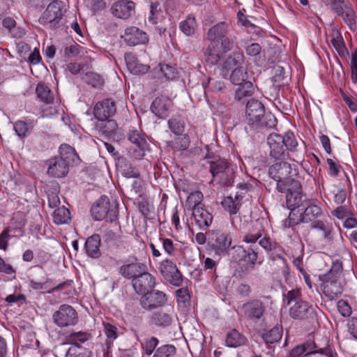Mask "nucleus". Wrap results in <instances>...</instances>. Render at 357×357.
I'll list each match as a JSON object with an SVG mask.
<instances>
[{
  "mask_svg": "<svg viewBox=\"0 0 357 357\" xmlns=\"http://www.w3.org/2000/svg\"><path fill=\"white\" fill-rule=\"evenodd\" d=\"M81 47L77 44H73L66 47L64 50L65 56L70 57H75L79 54Z\"/></svg>",
  "mask_w": 357,
  "mask_h": 357,
  "instance_id": "64",
  "label": "nucleus"
},
{
  "mask_svg": "<svg viewBox=\"0 0 357 357\" xmlns=\"http://www.w3.org/2000/svg\"><path fill=\"white\" fill-rule=\"evenodd\" d=\"M131 282L135 292L138 294H143L155 287V278L148 271L147 268L132 280Z\"/></svg>",
  "mask_w": 357,
  "mask_h": 357,
  "instance_id": "13",
  "label": "nucleus"
},
{
  "mask_svg": "<svg viewBox=\"0 0 357 357\" xmlns=\"http://www.w3.org/2000/svg\"><path fill=\"white\" fill-rule=\"evenodd\" d=\"M159 271L162 277L172 285L180 287L183 283V276L176 265L170 259H165L160 263Z\"/></svg>",
  "mask_w": 357,
  "mask_h": 357,
  "instance_id": "11",
  "label": "nucleus"
},
{
  "mask_svg": "<svg viewBox=\"0 0 357 357\" xmlns=\"http://www.w3.org/2000/svg\"><path fill=\"white\" fill-rule=\"evenodd\" d=\"M238 87L236 90V98L241 100L243 98L252 94L253 85L251 82H244L242 84H236Z\"/></svg>",
  "mask_w": 357,
  "mask_h": 357,
  "instance_id": "44",
  "label": "nucleus"
},
{
  "mask_svg": "<svg viewBox=\"0 0 357 357\" xmlns=\"http://www.w3.org/2000/svg\"><path fill=\"white\" fill-rule=\"evenodd\" d=\"M152 321L155 325L160 326H169L172 322V314L162 310L158 311L153 315Z\"/></svg>",
  "mask_w": 357,
  "mask_h": 357,
  "instance_id": "37",
  "label": "nucleus"
},
{
  "mask_svg": "<svg viewBox=\"0 0 357 357\" xmlns=\"http://www.w3.org/2000/svg\"><path fill=\"white\" fill-rule=\"evenodd\" d=\"M158 342H159V341H158V338H156L155 337H152L149 338V340H147L145 342V344L143 347L145 354L146 355L152 354L153 352L154 351L155 347L158 346Z\"/></svg>",
  "mask_w": 357,
  "mask_h": 357,
  "instance_id": "57",
  "label": "nucleus"
},
{
  "mask_svg": "<svg viewBox=\"0 0 357 357\" xmlns=\"http://www.w3.org/2000/svg\"><path fill=\"white\" fill-rule=\"evenodd\" d=\"M229 30V24L226 22L217 23L208 29L207 39L213 43H219L220 40L227 36Z\"/></svg>",
  "mask_w": 357,
  "mask_h": 357,
  "instance_id": "24",
  "label": "nucleus"
},
{
  "mask_svg": "<svg viewBox=\"0 0 357 357\" xmlns=\"http://www.w3.org/2000/svg\"><path fill=\"white\" fill-rule=\"evenodd\" d=\"M303 207L305 210L300 215L303 223L310 224L311 227L316 221L321 220L319 218L322 216L323 212L321 206L315 202L308 200L303 204Z\"/></svg>",
  "mask_w": 357,
  "mask_h": 357,
  "instance_id": "17",
  "label": "nucleus"
},
{
  "mask_svg": "<svg viewBox=\"0 0 357 357\" xmlns=\"http://www.w3.org/2000/svg\"><path fill=\"white\" fill-rule=\"evenodd\" d=\"M246 121L252 129L271 128L276 125V119L271 113L265 114L263 104L257 100H248L246 105Z\"/></svg>",
  "mask_w": 357,
  "mask_h": 357,
  "instance_id": "1",
  "label": "nucleus"
},
{
  "mask_svg": "<svg viewBox=\"0 0 357 357\" xmlns=\"http://www.w3.org/2000/svg\"><path fill=\"white\" fill-rule=\"evenodd\" d=\"M47 174L56 178L65 176L69 170V165L61 158L56 157L48 160Z\"/></svg>",
  "mask_w": 357,
  "mask_h": 357,
  "instance_id": "23",
  "label": "nucleus"
},
{
  "mask_svg": "<svg viewBox=\"0 0 357 357\" xmlns=\"http://www.w3.org/2000/svg\"><path fill=\"white\" fill-rule=\"evenodd\" d=\"M303 197L301 191L287 192L286 195L287 206L292 209L300 206L303 207V204H305L307 200H303Z\"/></svg>",
  "mask_w": 357,
  "mask_h": 357,
  "instance_id": "36",
  "label": "nucleus"
},
{
  "mask_svg": "<svg viewBox=\"0 0 357 357\" xmlns=\"http://www.w3.org/2000/svg\"><path fill=\"white\" fill-rule=\"evenodd\" d=\"M176 353V349L172 344H165L158 347L152 357H172Z\"/></svg>",
  "mask_w": 357,
  "mask_h": 357,
  "instance_id": "47",
  "label": "nucleus"
},
{
  "mask_svg": "<svg viewBox=\"0 0 357 357\" xmlns=\"http://www.w3.org/2000/svg\"><path fill=\"white\" fill-rule=\"evenodd\" d=\"M268 174L277 181V190L283 192L287 188L284 182L293 176V170L289 163L281 161L272 165L268 169Z\"/></svg>",
  "mask_w": 357,
  "mask_h": 357,
  "instance_id": "7",
  "label": "nucleus"
},
{
  "mask_svg": "<svg viewBox=\"0 0 357 357\" xmlns=\"http://www.w3.org/2000/svg\"><path fill=\"white\" fill-rule=\"evenodd\" d=\"M88 351H82L79 347L71 346L67 351L66 357H89Z\"/></svg>",
  "mask_w": 357,
  "mask_h": 357,
  "instance_id": "55",
  "label": "nucleus"
},
{
  "mask_svg": "<svg viewBox=\"0 0 357 357\" xmlns=\"http://www.w3.org/2000/svg\"><path fill=\"white\" fill-rule=\"evenodd\" d=\"M121 37L130 46L145 44L149 40L146 33L135 26L126 28L124 34Z\"/></svg>",
  "mask_w": 357,
  "mask_h": 357,
  "instance_id": "20",
  "label": "nucleus"
},
{
  "mask_svg": "<svg viewBox=\"0 0 357 357\" xmlns=\"http://www.w3.org/2000/svg\"><path fill=\"white\" fill-rule=\"evenodd\" d=\"M197 23L195 17L189 15L179 24L181 31L186 36H192L195 33Z\"/></svg>",
  "mask_w": 357,
  "mask_h": 357,
  "instance_id": "40",
  "label": "nucleus"
},
{
  "mask_svg": "<svg viewBox=\"0 0 357 357\" xmlns=\"http://www.w3.org/2000/svg\"><path fill=\"white\" fill-rule=\"evenodd\" d=\"M135 3L132 1L120 0L111 7L112 15L118 18L128 19L135 11Z\"/></svg>",
  "mask_w": 357,
  "mask_h": 357,
  "instance_id": "21",
  "label": "nucleus"
},
{
  "mask_svg": "<svg viewBox=\"0 0 357 357\" xmlns=\"http://www.w3.org/2000/svg\"><path fill=\"white\" fill-rule=\"evenodd\" d=\"M98 126L100 127L102 133L108 137L112 136L117 128V124L116 121L114 120L108 119L104 121H101Z\"/></svg>",
  "mask_w": 357,
  "mask_h": 357,
  "instance_id": "46",
  "label": "nucleus"
},
{
  "mask_svg": "<svg viewBox=\"0 0 357 357\" xmlns=\"http://www.w3.org/2000/svg\"><path fill=\"white\" fill-rule=\"evenodd\" d=\"M225 342L227 347L236 348L245 345L247 338L237 330L233 329L227 334Z\"/></svg>",
  "mask_w": 357,
  "mask_h": 357,
  "instance_id": "30",
  "label": "nucleus"
},
{
  "mask_svg": "<svg viewBox=\"0 0 357 357\" xmlns=\"http://www.w3.org/2000/svg\"><path fill=\"white\" fill-rule=\"evenodd\" d=\"M282 336V328L278 326L273 327L261 335L262 339L267 344H274L279 342L281 340Z\"/></svg>",
  "mask_w": 357,
  "mask_h": 357,
  "instance_id": "33",
  "label": "nucleus"
},
{
  "mask_svg": "<svg viewBox=\"0 0 357 357\" xmlns=\"http://www.w3.org/2000/svg\"><path fill=\"white\" fill-rule=\"evenodd\" d=\"M64 4L61 1H53L43 13L39 19L40 24L50 29H56L61 26V20L63 15Z\"/></svg>",
  "mask_w": 357,
  "mask_h": 357,
  "instance_id": "5",
  "label": "nucleus"
},
{
  "mask_svg": "<svg viewBox=\"0 0 357 357\" xmlns=\"http://www.w3.org/2000/svg\"><path fill=\"white\" fill-rule=\"evenodd\" d=\"M202 193L199 191H195L190 193V195L188 197L186 204L193 211L194 209L196 208L202 207Z\"/></svg>",
  "mask_w": 357,
  "mask_h": 357,
  "instance_id": "45",
  "label": "nucleus"
},
{
  "mask_svg": "<svg viewBox=\"0 0 357 357\" xmlns=\"http://www.w3.org/2000/svg\"><path fill=\"white\" fill-rule=\"evenodd\" d=\"M207 163L213 177L217 178L220 184L231 185L233 183L234 170L225 160L215 158L213 160H208Z\"/></svg>",
  "mask_w": 357,
  "mask_h": 357,
  "instance_id": "3",
  "label": "nucleus"
},
{
  "mask_svg": "<svg viewBox=\"0 0 357 357\" xmlns=\"http://www.w3.org/2000/svg\"><path fill=\"white\" fill-rule=\"evenodd\" d=\"M160 71L167 79H174L178 75L176 68L167 64L160 65Z\"/></svg>",
  "mask_w": 357,
  "mask_h": 357,
  "instance_id": "53",
  "label": "nucleus"
},
{
  "mask_svg": "<svg viewBox=\"0 0 357 357\" xmlns=\"http://www.w3.org/2000/svg\"><path fill=\"white\" fill-rule=\"evenodd\" d=\"M116 111L115 102L111 98H107L96 103L93 109V114L98 121H104L113 116Z\"/></svg>",
  "mask_w": 357,
  "mask_h": 357,
  "instance_id": "18",
  "label": "nucleus"
},
{
  "mask_svg": "<svg viewBox=\"0 0 357 357\" xmlns=\"http://www.w3.org/2000/svg\"><path fill=\"white\" fill-rule=\"evenodd\" d=\"M69 210L65 206L57 208L53 213V220L56 225L66 224L70 220Z\"/></svg>",
  "mask_w": 357,
  "mask_h": 357,
  "instance_id": "38",
  "label": "nucleus"
},
{
  "mask_svg": "<svg viewBox=\"0 0 357 357\" xmlns=\"http://www.w3.org/2000/svg\"><path fill=\"white\" fill-rule=\"evenodd\" d=\"M36 92L38 98L45 104H52L54 101V96L49 87L43 84H38Z\"/></svg>",
  "mask_w": 357,
  "mask_h": 357,
  "instance_id": "35",
  "label": "nucleus"
},
{
  "mask_svg": "<svg viewBox=\"0 0 357 357\" xmlns=\"http://www.w3.org/2000/svg\"><path fill=\"white\" fill-rule=\"evenodd\" d=\"M168 126L171 131L175 135H181L185 129V123L180 115L173 116L168 121Z\"/></svg>",
  "mask_w": 357,
  "mask_h": 357,
  "instance_id": "39",
  "label": "nucleus"
},
{
  "mask_svg": "<svg viewBox=\"0 0 357 357\" xmlns=\"http://www.w3.org/2000/svg\"><path fill=\"white\" fill-rule=\"evenodd\" d=\"M171 106L172 102L169 99L166 97H160L153 101L151 109L155 116L163 119L168 116Z\"/></svg>",
  "mask_w": 357,
  "mask_h": 357,
  "instance_id": "25",
  "label": "nucleus"
},
{
  "mask_svg": "<svg viewBox=\"0 0 357 357\" xmlns=\"http://www.w3.org/2000/svg\"><path fill=\"white\" fill-rule=\"evenodd\" d=\"M176 147L179 150H185L190 145V140L186 135H181L176 139Z\"/></svg>",
  "mask_w": 357,
  "mask_h": 357,
  "instance_id": "63",
  "label": "nucleus"
},
{
  "mask_svg": "<svg viewBox=\"0 0 357 357\" xmlns=\"http://www.w3.org/2000/svg\"><path fill=\"white\" fill-rule=\"evenodd\" d=\"M164 250L170 256H175L176 253V245L169 238H161Z\"/></svg>",
  "mask_w": 357,
  "mask_h": 357,
  "instance_id": "56",
  "label": "nucleus"
},
{
  "mask_svg": "<svg viewBox=\"0 0 357 357\" xmlns=\"http://www.w3.org/2000/svg\"><path fill=\"white\" fill-rule=\"evenodd\" d=\"M104 332L107 336L106 344L109 348L118 337L117 328L109 323L104 324Z\"/></svg>",
  "mask_w": 357,
  "mask_h": 357,
  "instance_id": "49",
  "label": "nucleus"
},
{
  "mask_svg": "<svg viewBox=\"0 0 357 357\" xmlns=\"http://www.w3.org/2000/svg\"><path fill=\"white\" fill-rule=\"evenodd\" d=\"M317 346L312 341H307L302 344L295 347L287 357H302L312 354H319L323 357H337L334 349L329 344L323 348L317 349Z\"/></svg>",
  "mask_w": 357,
  "mask_h": 357,
  "instance_id": "6",
  "label": "nucleus"
},
{
  "mask_svg": "<svg viewBox=\"0 0 357 357\" xmlns=\"http://www.w3.org/2000/svg\"><path fill=\"white\" fill-rule=\"evenodd\" d=\"M167 14V11H164L162 9L158 2L151 3L150 6V15L148 19L153 24H156L164 22Z\"/></svg>",
  "mask_w": 357,
  "mask_h": 357,
  "instance_id": "29",
  "label": "nucleus"
},
{
  "mask_svg": "<svg viewBox=\"0 0 357 357\" xmlns=\"http://www.w3.org/2000/svg\"><path fill=\"white\" fill-rule=\"evenodd\" d=\"M258 254L252 248H244L241 245L232 248V259L241 264L244 261L247 266L253 268L257 261Z\"/></svg>",
  "mask_w": 357,
  "mask_h": 357,
  "instance_id": "15",
  "label": "nucleus"
},
{
  "mask_svg": "<svg viewBox=\"0 0 357 357\" xmlns=\"http://www.w3.org/2000/svg\"><path fill=\"white\" fill-rule=\"evenodd\" d=\"M14 130L20 137H24L30 130L29 124L24 121H18L14 123Z\"/></svg>",
  "mask_w": 357,
  "mask_h": 357,
  "instance_id": "51",
  "label": "nucleus"
},
{
  "mask_svg": "<svg viewBox=\"0 0 357 357\" xmlns=\"http://www.w3.org/2000/svg\"><path fill=\"white\" fill-rule=\"evenodd\" d=\"M0 273H3L6 275H12L13 278H15V270L9 264L5 262V261L0 257Z\"/></svg>",
  "mask_w": 357,
  "mask_h": 357,
  "instance_id": "60",
  "label": "nucleus"
},
{
  "mask_svg": "<svg viewBox=\"0 0 357 357\" xmlns=\"http://www.w3.org/2000/svg\"><path fill=\"white\" fill-rule=\"evenodd\" d=\"M208 87L215 92H220L225 89V86L222 80H216L210 78L208 82Z\"/></svg>",
  "mask_w": 357,
  "mask_h": 357,
  "instance_id": "61",
  "label": "nucleus"
},
{
  "mask_svg": "<svg viewBox=\"0 0 357 357\" xmlns=\"http://www.w3.org/2000/svg\"><path fill=\"white\" fill-rule=\"evenodd\" d=\"M222 205L230 214H236L239 209L237 196H236V199H234L231 196L225 197L222 202Z\"/></svg>",
  "mask_w": 357,
  "mask_h": 357,
  "instance_id": "48",
  "label": "nucleus"
},
{
  "mask_svg": "<svg viewBox=\"0 0 357 357\" xmlns=\"http://www.w3.org/2000/svg\"><path fill=\"white\" fill-rule=\"evenodd\" d=\"M60 155L56 157L65 161L67 165H70L78 158V155L76 153L75 149L70 145L64 144H61L59 147Z\"/></svg>",
  "mask_w": 357,
  "mask_h": 357,
  "instance_id": "32",
  "label": "nucleus"
},
{
  "mask_svg": "<svg viewBox=\"0 0 357 357\" xmlns=\"http://www.w3.org/2000/svg\"><path fill=\"white\" fill-rule=\"evenodd\" d=\"M209 243L217 254L221 255L230 247L231 237L221 230H212L210 232Z\"/></svg>",
  "mask_w": 357,
  "mask_h": 357,
  "instance_id": "12",
  "label": "nucleus"
},
{
  "mask_svg": "<svg viewBox=\"0 0 357 357\" xmlns=\"http://www.w3.org/2000/svg\"><path fill=\"white\" fill-rule=\"evenodd\" d=\"M284 142V148L290 151H296L298 142L296 139L295 135L292 132H287L282 136Z\"/></svg>",
  "mask_w": 357,
  "mask_h": 357,
  "instance_id": "50",
  "label": "nucleus"
},
{
  "mask_svg": "<svg viewBox=\"0 0 357 357\" xmlns=\"http://www.w3.org/2000/svg\"><path fill=\"white\" fill-rule=\"evenodd\" d=\"M142 295L140 304L143 308L146 310L154 309L167 301L166 294L161 291H148Z\"/></svg>",
  "mask_w": 357,
  "mask_h": 357,
  "instance_id": "16",
  "label": "nucleus"
},
{
  "mask_svg": "<svg viewBox=\"0 0 357 357\" xmlns=\"http://www.w3.org/2000/svg\"><path fill=\"white\" fill-rule=\"evenodd\" d=\"M247 78V71L245 68L242 66L235 68L234 70H233L230 77L231 82L234 84H239L243 83L244 82H248Z\"/></svg>",
  "mask_w": 357,
  "mask_h": 357,
  "instance_id": "43",
  "label": "nucleus"
},
{
  "mask_svg": "<svg viewBox=\"0 0 357 357\" xmlns=\"http://www.w3.org/2000/svg\"><path fill=\"white\" fill-rule=\"evenodd\" d=\"M100 237L98 234H93L89 237L84 245L87 255L92 258H98L100 256Z\"/></svg>",
  "mask_w": 357,
  "mask_h": 357,
  "instance_id": "28",
  "label": "nucleus"
},
{
  "mask_svg": "<svg viewBox=\"0 0 357 357\" xmlns=\"http://www.w3.org/2000/svg\"><path fill=\"white\" fill-rule=\"evenodd\" d=\"M337 307L340 313L344 317H349L351 314V308L348 303L344 300L337 302Z\"/></svg>",
  "mask_w": 357,
  "mask_h": 357,
  "instance_id": "58",
  "label": "nucleus"
},
{
  "mask_svg": "<svg viewBox=\"0 0 357 357\" xmlns=\"http://www.w3.org/2000/svg\"><path fill=\"white\" fill-rule=\"evenodd\" d=\"M206 61L211 65L218 64L220 61V56L214 50L208 47L205 53Z\"/></svg>",
  "mask_w": 357,
  "mask_h": 357,
  "instance_id": "59",
  "label": "nucleus"
},
{
  "mask_svg": "<svg viewBox=\"0 0 357 357\" xmlns=\"http://www.w3.org/2000/svg\"><path fill=\"white\" fill-rule=\"evenodd\" d=\"M177 301L178 303H186L190 299V294L186 288H180L176 290Z\"/></svg>",
  "mask_w": 357,
  "mask_h": 357,
  "instance_id": "62",
  "label": "nucleus"
},
{
  "mask_svg": "<svg viewBox=\"0 0 357 357\" xmlns=\"http://www.w3.org/2000/svg\"><path fill=\"white\" fill-rule=\"evenodd\" d=\"M301 296L298 289H292L284 294V301L289 306V315L295 319H307L314 312V308L302 301Z\"/></svg>",
  "mask_w": 357,
  "mask_h": 357,
  "instance_id": "2",
  "label": "nucleus"
},
{
  "mask_svg": "<svg viewBox=\"0 0 357 357\" xmlns=\"http://www.w3.org/2000/svg\"><path fill=\"white\" fill-rule=\"evenodd\" d=\"M243 63V55L238 52H234L231 55L228 56L223 61L222 67L226 70L240 67Z\"/></svg>",
  "mask_w": 357,
  "mask_h": 357,
  "instance_id": "34",
  "label": "nucleus"
},
{
  "mask_svg": "<svg viewBox=\"0 0 357 357\" xmlns=\"http://www.w3.org/2000/svg\"><path fill=\"white\" fill-rule=\"evenodd\" d=\"M192 215L197 225L203 229L209 227L213 220L211 214L203 207L195 208Z\"/></svg>",
  "mask_w": 357,
  "mask_h": 357,
  "instance_id": "27",
  "label": "nucleus"
},
{
  "mask_svg": "<svg viewBox=\"0 0 357 357\" xmlns=\"http://www.w3.org/2000/svg\"><path fill=\"white\" fill-rule=\"evenodd\" d=\"M241 309L247 319L257 322L263 317L266 307L261 301L253 299L244 303Z\"/></svg>",
  "mask_w": 357,
  "mask_h": 357,
  "instance_id": "14",
  "label": "nucleus"
},
{
  "mask_svg": "<svg viewBox=\"0 0 357 357\" xmlns=\"http://www.w3.org/2000/svg\"><path fill=\"white\" fill-rule=\"evenodd\" d=\"M331 8L349 26L356 27V13L347 0H328Z\"/></svg>",
  "mask_w": 357,
  "mask_h": 357,
  "instance_id": "8",
  "label": "nucleus"
},
{
  "mask_svg": "<svg viewBox=\"0 0 357 357\" xmlns=\"http://www.w3.org/2000/svg\"><path fill=\"white\" fill-rule=\"evenodd\" d=\"M323 294L330 300L336 299L342 292V288L339 281L321 280Z\"/></svg>",
  "mask_w": 357,
  "mask_h": 357,
  "instance_id": "26",
  "label": "nucleus"
},
{
  "mask_svg": "<svg viewBox=\"0 0 357 357\" xmlns=\"http://www.w3.org/2000/svg\"><path fill=\"white\" fill-rule=\"evenodd\" d=\"M91 212L95 220L113 222L118 215L117 206L115 204H111L107 196H101L96 204L91 208Z\"/></svg>",
  "mask_w": 357,
  "mask_h": 357,
  "instance_id": "4",
  "label": "nucleus"
},
{
  "mask_svg": "<svg viewBox=\"0 0 357 357\" xmlns=\"http://www.w3.org/2000/svg\"><path fill=\"white\" fill-rule=\"evenodd\" d=\"M83 80L95 89H100L104 84V79L97 73L90 72L83 77Z\"/></svg>",
  "mask_w": 357,
  "mask_h": 357,
  "instance_id": "42",
  "label": "nucleus"
},
{
  "mask_svg": "<svg viewBox=\"0 0 357 357\" xmlns=\"http://www.w3.org/2000/svg\"><path fill=\"white\" fill-rule=\"evenodd\" d=\"M66 338L72 346L81 347L82 344L92 338V335L87 331H78L69 333Z\"/></svg>",
  "mask_w": 357,
  "mask_h": 357,
  "instance_id": "31",
  "label": "nucleus"
},
{
  "mask_svg": "<svg viewBox=\"0 0 357 357\" xmlns=\"http://www.w3.org/2000/svg\"><path fill=\"white\" fill-rule=\"evenodd\" d=\"M128 139L135 146L133 148V156L136 159H141L145 154L148 148V143L146 138L137 130L131 131L128 134Z\"/></svg>",
  "mask_w": 357,
  "mask_h": 357,
  "instance_id": "22",
  "label": "nucleus"
},
{
  "mask_svg": "<svg viewBox=\"0 0 357 357\" xmlns=\"http://www.w3.org/2000/svg\"><path fill=\"white\" fill-rule=\"evenodd\" d=\"M310 228L322 231V236L325 239L331 238L333 228L332 226L326 220H317L310 227Z\"/></svg>",
  "mask_w": 357,
  "mask_h": 357,
  "instance_id": "41",
  "label": "nucleus"
},
{
  "mask_svg": "<svg viewBox=\"0 0 357 357\" xmlns=\"http://www.w3.org/2000/svg\"><path fill=\"white\" fill-rule=\"evenodd\" d=\"M145 269H147V265L141 262L137 257L132 255L119 267V273L125 279L132 281Z\"/></svg>",
  "mask_w": 357,
  "mask_h": 357,
  "instance_id": "10",
  "label": "nucleus"
},
{
  "mask_svg": "<svg viewBox=\"0 0 357 357\" xmlns=\"http://www.w3.org/2000/svg\"><path fill=\"white\" fill-rule=\"evenodd\" d=\"M54 323L60 328L75 326L78 323V315L70 305H61L52 315Z\"/></svg>",
  "mask_w": 357,
  "mask_h": 357,
  "instance_id": "9",
  "label": "nucleus"
},
{
  "mask_svg": "<svg viewBox=\"0 0 357 357\" xmlns=\"http://www.w3.org/2000/svg\"><path fill=\"white\" fill-rule=\"evenodd\" d=\"M284 186L287 188L282 192H298L301 190V185L299 181L292 178V177H289L287 181L284 182Z\"/></svg>",
  "mask_w": 357,
  "mask_h": 357,
  "instance_id": "52",
  "label": "nucleus"
},
{
  "mask_svg": "<svg viewBox=\"0 0 357 357\" xmlns=\"http://www.w3.org/2000/svg\"><path fill=\"white\" fill-rule=\"evenodd\" d=\"M331 43L339 54H344L346 51L345 45L342 36L340 34L336 33L335 36H333L331 39Z\"/></svg>",
  "mask_w": 357,
  "mask_h": 357,
  "instance_id": "54",
  "label": "nucleus"
},
{
  "mask_svg": "<svg viewBox=\"0 0 357 357\" xmlns=\"http://www.w3.org/2000/svg\"><path fill=\"white\" fill-rule=\"evenodd\" d=\"M270 149V155L275 159H282L285 155L286 149L282 136L277 134H270L267 138Z\"/></svg>",
  "mask_w": 357,
  "mask_h": 357,
  "instance_id": "19",
  "label": "nucleus"
}]
</instances>
